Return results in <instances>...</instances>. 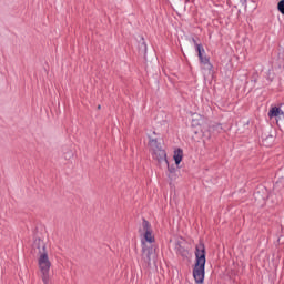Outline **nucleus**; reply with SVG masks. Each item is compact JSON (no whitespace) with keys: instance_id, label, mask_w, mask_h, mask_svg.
<instances>
[{"instance_id":"obj_1","label":"nucleus","mask_w":284,"mask_h":284,"mask_svg":"<svg viewBox=\"0 0 284 284\" xmlns=\"http://www.w3.org/2000/svg\"><path fill=\"white\" fill-rule=\"evenodd\" d=\"M139 234L142 243V258L144 263H150L154 258V254H156V246L154 245L156 237L154 236L152 224L143 220L139 229Z\"/></svg>"},{"instance_id":"obj_2","label":"nucleus","mask_w":284,"mask_h":284,"mask_svg":"<svg viewBox=\"0 0 284 284\" xmlns=\"http://www.w3.org/2000/svg\"><path fill=\"white\" fill-rule=\"evenodd\" d=\"M196 263L193 268V277L195 283H203L205 281V245L199 244L196 246Z\"/></svg>"},{"instance_id":"obj_3","label":"nucleus","mask_w":284,"mask_h":284,"mask_svg":"<svg viewBox=\"0 0 284 284\" xmlns=\"http://www.w3.org/2000/svg\"><path fill=\"white\" fill-rule=\"evenodd\" d=\"M42 250L39 252L38 256V266L42 274V281L44 284H48L50 280V268L52 267V262L50 261V255H48V251H45V244L41 242Z\"/></svg>"},{"instance_id":"obj_4","label":"nucleus","mask_w":284,"mask_h":284,"mask_svg":"<svg viewBox=\"0 0 284 284\" xmlns=\"http://www.w3.org/2000/svg\"><path fill=\"white\" fill-rule=\"evenodd\" d=\"M149 145L153 152V159H156V161H165V163H168V154L155 139H150Z\"/></svg>"},{"instance_id":"obj_5","label":"nucleus","mask_w":284,"mask_h":284,"mask_svg":"<svg viewBox=\"0 0 284 284\" xmlns=\"http://www.w3.org/2000/svg\"><path fill=\"white\" fill-rule=\"evenodd\" d=\"M191 125L192 128H200V131L196 130L195 134H199V132L202 133V136H205V131L207 130V120L203 118L199 113H193L191 118Z\"/></svg>"},{"instance_id":"obj_6","label":"nucleus","mask_w":284,"mask_h":284,"mask_svg":"<svg viewBox=\"0 0 284 284\" xmlns=\"http://www.w3.org/2000/svg\"><path fill=\"white\" fill-rule=\"evenodd\" d=\"M194 43H195L196 52L199 54L200 62L203 65V69L207 70L209 74H212V70L214 69V67L212 65V63H210V58L205 55V49H203V45L196 43V41H194Z\"/></svg>"},{"instance_id":"obj_7","label":"nucleus","mask_w":284,"mask_h":284,"mask_svg":"<svg viewBox=\"0 0 284 284\" xmlns=\"http://www.w3.org/2000/svg\"><path fill=\"white\" fill-rule=\"evenodd\" d=\"M268 118L276 121L284 119L283 109H281V106H272L268 111Z\"/></svg>"},{"instance_id":"obj_8","label":"nucleus","mask_w":284,"mask_h":284,"mask_svg":"<svg viewBox=\"0 0 284 284\" xmlns=\"http://www.w3.org/2000/svg\"><path fill=\"white\" fill-rule=\"evenodd\" d=\"M183 149H174L173 151V160L175 161V165L176 168H179V165H181V162L183 161Z\"/></svg>"},{"instance_id":"obj_9","label":"nucleus","mask_w":284,"mask_h":284,"mask_svg":"<svg viewBox=\"0 0 284 284\" xmlns=\"http://www.w3.org/2000/svg\"><path fill=\"white\" fill-rule=\"evenodd\" d=\"M277 10L281 12V14H284V0H281L277 3Z\"/></svg>"}]
</instances>
